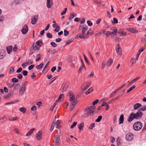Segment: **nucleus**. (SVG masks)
<instances>
[{
  "label": "nucleus",
  "instance_id": "obj_58",
  "mask_svg": "<svg viewBox=\"0 0 146 146\" xmlns=\"http://www.w3.org/2000/svg\"><path fill=\"white\" fill-rule=\"evenodd\" d=\"M87 23L89 26H92L93 25V23L92 22L90 21H87Z\"/></svg>",
  "mask_w": 146,
  "mask_h": 146
},
{
  "label": "nucleus",
  "instance_id": "obj_38",
  "mask_svg": "<svg viewBox=\"0 0 146 146\" xmlns=\"http://www.w3.org/2000/svg\"><path fill=\"white\" fill-rule=\"evenodd\" d=\"M83 67H84V68H85L84 64L83 63V65H82V66H81L80 67V68H79V69L78 72H79V73H81V72L82 71V68H83Z\"/></svg>",
  "mask_w": 146,
  "mask_h": 146
},
{
  "label": "nucleus",
  "instance_id": "obj_51",
  "mask_svg": "<svg viewBox=\"0 0 146 146\" xmlns=\"http://www.w3.org/2000/svg\"><path fill=\"white\" fill-rule=\"evenodd\" d=\"M64 35L65 36H66L69 33V31L66 30H64Z\"/></svg>",
  "mask_w": 146,
  "mask_h": 146
},
{
  "label": "nucleus",
  "instance_id": "obj_50",
  "mask_svg": "<svg viewBox=\"0 0 146 146\" xmlns=\"http://www.w3.org/2000/svg\"><path fill=\"white\" fill-rule=\"evenodd\" d=\"M51 45L53 47H56L57 44L54 42H52L50 43Z\"/></svg>",
  "mask_w": 146,
  "mask_h": 146
},
{
  "label": "nucleus",
  "instance_id": "obj_21",
  "mask_svg": "<svg viewBox=\"0 0 146 146\" xmlns=\"http://www.w3.org/2000/svg\"><path fill=\"white\" fill-rule=\"evenodd\" d=\"M118 32V33L121 36H125L126 35V32L123 31L122 29L119 30Z\"/></svg>",
  "mask_w": 146,
  "mask_h": 146
},
{
  "label": "nucleus",
  "instance_id": "obj_15",
  "mask_svg": "<svg viewBox=\"0 0 146 146\" xmlns=\"http://www.w3.org/2000/svg\"><path fill=\"white\" fill-rule=\"evenodd\" d=\"M124 121V115L123 114L121 115L119 119V124H121L123 123Z\"/></svg>",
  "mask_w": 146,
  "mask_h": 146
},
{
  "label": "nucleus",
  "instance_id": "obj_55",
  "mask_svg": "<svg viewBox=\"0 0 146 146\" xmlns=\"http://www.w3.org/2000/svg\"><path fill=\"white\" fill-rule=\"evenodd\" d=\"M63 94H61L60 96H59V97H58V100H57L56 101H57V102H59L61 99L63 97Z\"/></svg>",
  "mask_w": 146,
  "mask_h": 146
},
{
  "label": "nucleus",
  "instance_id": "obj_47",
  "mask_svg": "<svg viewBox=\"0 0 146 146\" xmlns=\"http://www.w3.org/2000/svg\"><path fill=\"white\" fill-rule=\"evenodd\" d=\"M14 71V69L13 67H11L10 69L9 73L10 74H11Z\"/></svg>",
  "mask_w": 146,
  "mask_h": 146
},
{
  "label": "nucleus",
  "instance_id": "obj_44",
  "mask_svg": "<svg viewBox=\"0 0 146 146\" xmlns=\"http://www.w3.org/2000/svg\"><path fill=\"white\" fill-rule=\"evenodd\" d=\"M146 110V106H144L142 108H140L139 110V111H143Z\"/></svg>",
  "mask_w": 146,
  "mask_h": 146
},
{
  "label": "nucleus",
  "instance_id": "obj_53",
  "mask_svg": "<svg viewBox=\"0 0 146 146\" xmlns=\"http://www.w3.org/2000/svg\"><path fill=\"white\" fill-rule=\"evenodd\" d=\"M135 88V86L134 85H133V86H132V87H131L130 88H129L128 89V92H130L132 90H133V89Z\"/></svg>",
  "mask_w": 146,
  "mask_h": 146
},
{
  "label": "nucleus",
  "instance_id": "obj_16",
  "mask_svg": "<svg viewBox=\"0 0 146 146\" xmlns=\"http://www.w3.org/2000/svg\"><path fill=\"white\" fill-rule=\"evenodd\" d=\"M133 137L134 134L133 133L130 132L128 133V141H131Z\"/></svg>",
  "mask_w": 146,
  "mask_h": 146
},
{
  "label": "nucleus",
  "instance_id": "obj_46",
  "mask_svg": "<svg viewBox=\"0 0 146 146\" xmlns=\"http://www.w3.org/2000/svg\"><path fill=\"white\" fill-rule=\"evenodd\" d=\"M119 90L118 88L116 89L115 91H113L111 94V96H113Z\"/></svg>",
  "mask_w": 146,
  "mask_h": 146
},
{
  "label": "nucleus",
  "instance_id": "obj_3",
  "mask_svg": "<svg viewBox=\"0 0 146 146\" xmlns=\"http://www.w3.org/2000/svg\"><path fill=\"white\" fill-rule=\"evenodd\" d=\"M95 108V106H90L85 109V111L86 112H88L90 114H91V115H92V114L94 112Z\"/></svg>",
  "mask_w": 146,
  "mask_h": 146
},
{
  "label": "nucleus",
  "instance_id": "obj_52",
  "mask_svg": "<svg viewBox=\"0 0 146 146\" xmlns=\"http://www.w3.org/2000/svg\"><path fill=\"white\" fill-rule=\"evenodd\" d=\"M114 23H117L118 21L117 19L116 18L114 17L113 18V22H112Z\"/></svg>",
  "mask_w": 146,
  "mask_h": 146
},
{
  "label": "nucleus",
  "instance_id": "obj_12",
  "mask_svg": "<svg viewBox=\"0 0 146 146\" xmlns=\"http://www.w3.org/2000/svg\"><path fill=\"white\" fill-rule=\"evenodd\" d=\"M5 51L4 50H1L0 52V59H2L5 55Z\"/></svg>",
  "mask_w": 146,
  "mask_h": 146
},
{
  "label": "nucleus",
  "instance_id": "obj_43",
  "mask_svg": "<svg viewBox=\"0 0 146 146\" xmlns=\"http://www.w3.org/2000/svg\"><path fill=\"white\" fill-rule=\"evenodd\" d=\"M28 72L26 70H23L22 72V73L25 76H26L27 75Z\"/></svg>",
  "mask_w": 146,
  "mask_h": 146
},
{
  "label": "nucleus",
  "instance_id": "obj_31",
  "mask_svg": "<svg viewBox=\"0 0 146 146\" xmlns=\"http://www.w3.org/2000/svg\"><path fill=\"white\" fill-rule=\"evenodd\" d=\"M60 121L59 120H58L56 121V128L59 129L60 128Z\"/></svg>",
  "mask_w": 146,
  "mask_h": 146
},
{
  "label": "nucleus",
  "instance_id": "obj_30",
  "mask_svg": "<svg viewBox=\"0 0 146 146\" xmlns=\"http://www.w3.org/2000/svg\"><path fill=\"white\" fill-rule=\"evenodd\" d=\"M19 110L23 113H24L26 112V109L25 107H21L19 108Z\"/></svg>",
  "mask_w": 146,
  "mask_h": 146
},
{
  "label": "nucleus",
  "instance_id": "obj_41",
  "mask_svg": "<svg viewBox=\"0 0 146 146\" xmlns=\"http://www.w3.org/2000/svg\"><path fill=\"white\" fill-rule=\"evenodd\" d=\"M116 142L117 146H119L121 144L120 138L119 137L116 140Z\"/></svg>",
  "mask_w": 146,
  "mask_h": 146
},
{
  "label": "nucleus",
  "instance_id": "obj_24",
  "mask_svg": "<svg viewBox=\"0 0 146 146\" xmlns=\"http://www.w3.org/2000/svg\"><path fill=\"white\" fill-rule=\"evenodd\" d=\"M37 45L35 43H34L33 45V49L34 50H38L40 49V47L37 46Z\"/></svg>",
  "mask_w": 146,
  "mask_h": 146
},
{
  "label": "nucleus",
  "instance_id": "obj_59",
  "mask_svg": "<svg viewBox=\"0 0 146 146\" xmlns=\"http://www.w3.org/2000/svg\"><path fill=\"white\" fill-rule=\"evenodd\" d=\"M141 42L142 43H145L146 44V38H143L141 39Z\"/></svg>",
  "mask_w": 146,
  "mask_h": 146
},
{
  "label": "nucleus",
  "instance_id": "obj_5",
  "mask_svg": "<svg viewBox=\"0 0 146 146\" xmlns=\"http://www.w3.org/2000/svg\"><path fill=\"white\" fill-rule=\"evenodd\" d=\"M90 83L86 84L85 82H84L82 85L81 87V89L82 90L85 91L90 86Z\"/></svg>",
  "mask_w": 146,
  "mask_h": 146
},
{
  "label": "nucleus",
  "instance_id": "obj_25",
  "mask_svg": "<svg viewBox=\"0 0 146 146\" xmlns=\"http://www.w3.org/2000/svg\"><path fill=\"white\" fill-rule=\"evenodd\" d=\"M79 37L82 39L86 38L88 37L87 35H85L84 34L82 35V33L80 34L79 36Z\"/></svg>",
  "mask_w": 146,
  "mask_h": 146
},
{
  "label": "nucleus",
  "instance_id": "obj_40",
  "mask_svg": "<svg viewBox=\"0 0 146 146\" xmlns=\"http://www.w3.org/2000/svg\"><path fill=\"white\" fill-rule=\"evenodd\" d=\"M20 86V84H17L14 86V90H17L19 88Z\"/></svg>",
  "mask_w": 146,
  "mask_h": 146
},
{
  "label": "nucleus",
  "instance_id": "obj_20",
  "mask_svg": "<svg viewBox=\"0 0 146 146\" xmlns=\"http://www.w3.org/2000/svg\"><path fill=\"white\" fill-rule=\"evenodd\" d=\"M55 122H56V120L54 119L53 120V122L52 124L51 127L50 128V132H52L54 127L55 125Z\"/></svg>",
  "mask_w": 146,
  "mask_h": 146
},
{
  "label": "nucleus",
  "instance_id": "obj_13",
  "mask_svg": "<svg viewBox=\"0 0 146 146\" xmlns=\"http://www.w3.org/2000/svg\"><path fill=\"white\" fill-rule=\"evenodd\" d=\"M134 113H132L128 117V121H132L134 119H135Z\"/></svg>",
  "mask_w": 146,
  "mask_h": 146
},
{
  "label": "nucleus",
  "instance_id": "obj_2",
  "mask_svg": "<svg viewBox=\"0 0 146 146\" xmlns=\"http://www.w3.org/2000/svg\"><path fill=\"white\" fill-rule=\"evenodd\" d=\"M142 127V124L140 121H137L134 123L133 125L134 130L136 131L140 130Z\"/></svg>",
  "mask_w": 146,
  "mask_h": 146
},
{
  "label": "nucleus",
  "instance_id": "obj_36",
  "mask_svg": "<svg viewBox=\"0 0 146 146\" xmlns=\"http://www.w3.org/2000/svg\"><path fill=\"white\" fill-rule=\"evenodd\" d=\"M35 44H36L37 46H39L40 47L42 45V42L41 41L38 40L36 41Z\"/></svg>",
  "mask_w": 146,
  "mask_h": 146
},
{
  "label": "nucleus",
  "instance_id": "obj_6",
  "mask_svg": "<svg viewBox=\"0 0 146 146\" xmlns=\"http://www.w3.org/2000/svg\"><path fill=\"white\" fill-rule=\"evenodd\" d=\"M135 119H139L141 118L143 115V113L140 111H138L135 113H134Z\"/></svg>",
  "mask_w": 146,
  "mask_h": 146
},
{
  "label": "nucleus",
  "instance_id": "obj_11",
  "mask_svg": "<svg viewBox=\"0 0 146 146\" xmlns=\"http://www.w3.org/2000/svg\"><path fill=\"white\" fill-rule=\"evenodd\" d=\"M42 132L41 131H39L36 134V138L38 140H39L41 138Z\"/></svg>",
  "mask_w": 146,
  "mask_h": 146
},
{
  "label": "nucleus",
  "instance_id": "obj_45",
  "mask_svg": "<svg viewBox=\"0 0 146 146\" xmlns=\"http://www.w3.org/2000/svg\"><path fill=\"white\" fill-rule=\"evenodd\" d=\"M19 80L16 78H13L12 79V81L14 83H16L18 82Z\"/></svg>",
  "mask_w": 146,
  "mask_h": 146
},
{
  "label": "nucleus",
  "instance_id": "obj_33",
  "mask_svg": "<svg viewBox=\"0 0 146 146\" xmlns=\"http://www.w3.org/2000/svg\"><path fill=\"white\" fill-rule=\"evenodd\" d=\"M43 66V64L41 63L40 65L36 66V67L38 69H40L42 68Z\"/></svg>",
  "mask_w": 146,
  "mask_h": 146
},
{
  "label": "nucleus",
  "instance_id": "obj_1",
  "mask_svg": "<svg viewBox=\"0 0 146 146\" xmlns=\"http://www.w3.org/2000/svg\"><path fill=\"white\" fill-rule=\"evenodd\" d=\"M27 83V81H25L21 84L19 90V94L20 95H22L24 94L26 88V84Z\"/></svg>",
  "mask_w": 146,
  "mask_h": 146
},
{
  "label": "nucleus",
  "instance_id": "obj_18",
  "mask_svg": "<svg viewBox=\"0 0 146 146\" xmlns=\"http://www.w3.org/2000/svg\"><path fill=\"white\" fill-rule=\"evenodd\" d=\"M35 130V129L33 128L32 129H30L29 131L27 133L26 136H30L32 133H33V131Z\"/></svg>",
  "mask_w": 146,
  "mask_h": 146
},
{
  "label": "nucleus",
  "instance_id": "obj_17",
  "mask_svg": "<svg viewBox=\"0 0 146 146\" xmlns=\"http://www.w3.org/2000/svg\"><path fill=\"white\" fill-rule=\"evenodd\" d=\"M55 143H60V135H56L55 137Z\"/></svg>",
  "mask_w": 146,
  "mask_h": 146
},
{
  "label": "nucleus",
  "instance_id": "obj_48",
  "mask_svg": "<svg viewBox=\"0 0 146 146\" xmlns=\"http://www.w3.org/2000/svg\"><path fill=\"white\" fill-rule=\"evenodd\" d=\"M77 124V123L76 122H74L70 126V128L71 129H72L74 128L76 124Z\"/></svg>",
  "mask_w": 146,
  "mask_h": 146
},
{
  "label": "nucleus",
  "instance_id": "obj_28",
  "mask_svg": "<svg viewBox=\"0 0 146 146\" xmlns=\"http://www.w3.org/2000/svg\"><path fill=\"white\" fill-rule=\"evenodd\" d=\"M128 31L133 33H137L138 32V31L136 29L132 28L128 29Z\"/></svg>",
  "mask_w": 146,
  "mask_h": 146
},
{
  "label": "nucleus",
  "instance_id": "obj_42",
  "mask_svg": "<svg viewBox=\"0 0 146 146\" xmlns=\"http://www.w3.org/2000/svg\"><path fill=\"white\" fill-rule=\"evenodd\" d=\"M95 123H92L89 127L88 128L90 129H92L95 126Z\"/></svg>",
  "mask_w": 146,
  "mask_h": 146
},
{
  "label": "nucleus",
  "instance_id": "obj_26",
  "mask_svg": "<svg viewBox=\"0 0 146 146\" xmlns=\"http://www.w3.org/2000/svg\"><path fill=\"white\" fill-rule=\"evenodd\" d=\"M119 98V96H118L117 97H116L115 98L113 99H112L110 100L109 102V103L111 104L113 102H115L116 101L118 100Z\"/></svg>",
  "mask_w": 146,
  "mask_h": 146
},
{
  "label": "nucleus",
  "instance_id": "obj_56",
  "mask_svg": "<svg viewBox=\"0 0 146 146\" xmlns=\"http://www.w3.org/2000/svg\"><path fill=\"white\" fill-rule=\"evenodd\" d=\"M46 36L48 38H51L52 37V35L50 33H48L46 34Z\"/></svg>",
  "mask_w": 146,
  "mask_h": 146
},
{
  "label": "nucleus",
  "instance_id": "obj_8",
  "mask_svg": "<svg viewBox=\"0 0 146 146\" xmlns=\"http://www.w3.org/2000/svg\"><path fill=\"white\" fill-rule=\"evenodd\" d=\"M68 94L70 97V101H72L75 100L74 94L71 91H69L68 92Z\"/></svg>",
  "mask_w": 146,
  "mask_h": 146
},
{
  "label": "nucleus",
  "instance_id": "obj_61",
  "mask_svg": "<svg viewBox=\"0 0 146 146\" xmlns=\"http://www.w3.org/2000/svg\"><path fill=\"white\" fill-rule=\"evenodd\" d=\"M104 33L107 36H109L110 35L111 32L109 31H106V33L104 32Z\"/></svg>",
  "mask_w": 146,
  "mask_h": 146
},
{
  "label": "nucleus",
  "instance_id": "obj_60",
  "mask_svg": "<svg viewBox=\"0 0 146 146\" xmlns=\"http://www.w3.org/2000/svg\"><path fill=\"white\" fill-rule=\"evenodd\" d=\"M13 95V94L12 93L9 94L7 95L6 96V98H11L12 96Z\"/></svg>",
  "mask_w": 146,
  "mask_h": 146
},
{
  "label": "nucleus",
  "instance_id": "obj_14",
  "mask_svg": "<svg viewBox=\"0 0 146 146\" xmlns=\"http://www.w3.org/2000/svg\"><path fill=\"white\" fill-rule=\"evenodd\" d=\"M136 62V60L134 58H132L130 61V68H131L133 65V64L134 63Z\"/></svg>",
  "mask_w": 146,
  "mask_h": 146
},
{
  "label": "nucleus",
  "instance_id": "obj_64",
  "mask_svg": "<svg viewBox=\"0 0 146 146\" xmlns=\"http://www.w3.org/2000/svg\"><path fill=\"white\" fill-rule=\"evenodd\" d=\"M35 65L33 64L31 65L28 67V69L30 70L32 69L34 67Z\"/></svg>",
  "mask_w": 146,
  "mask_h": 146
},
{
  "label": "nucleus",
  "instance_id": "obj_9",
  "mask_svg": "<svg viewBox=\"0 0 146 146\" xmlns=\"http://www.w3.org/2000/svg\"><path fill=\"white\" fill-rule=\"evenodd\" d=\"M28 28L27 25H25L21 29V32L23 34H25L28 31Z\"/></svg>",
  "mask_w": 146,
  "mask_h": 146
},
{
  "label": "nucleus",
  "instance_id": "obj_23",
  "mask_svg": "<svg viewBox=\"0 0 146 146\" xmlns=\"http://www.w3.org/2000/svg\"><path fill=\"white\" fill-rule=\"evenodd\" d=\"M113 60L111 59H109L108 60V62L107 64V66H110L113 63Z\"/></svg>",
  "mask_w": 146,
  "mask_h": 146
},
{
  "label": "nucleus",
  "instance_id": "obj_63",
  "mask_svg": "<svg viewBox=\"0 0 146 146\" xmlns=\"http://www.w3.org/2000/svg\"><path fill=\"white\" fill-rule=\"evenodd\" d=\"M105 66V62L104 61L102 63V69H104Z\"/></svg>",
  "mask_w": 146,
  "mask_h": 146
},
{
  "label": "nucleus",
  "instance_id": "obj_34",
  "mask_svg": "<svg viewBox=\"0 0 146 146\" xmlns=\"http://www.w3.org/2000/svg\"><path fill=\"white\" fill-rule=\"evenodd\" d=\"M58 102L57 101H56L54 103L53 105L51 107V108L50 109V110L51 111H52L53 110L54 108L55 107V106L56 105V104Z\"/></svg>",
  "mask_w": 146,
  "mask_h": 146
},
{
  "label": "nucleus",
  "instance_id": "obj_57",
  "mask_svg": "<svg viewBox=\"0 0 146 146\" xmlns=\"http://www.w3.org/2000/svg\"><path fill=\"white\" fill-rule=\"evenodd\" d=\"M60 30V27L59 26H58L57 27H56V28L54 29V31H55L56 32H58Z\"/></svg>",
  "mask_w": 146,
  "mask_h": 146
},
{
  "label": "nucleus",
  "instance_id": "obj_49",
  "mask_svg": "<svg viewBox=\"0 0 146 146\" xmlns=\"http://www.w3.org/2000/svg\"><path fill=\"white\" fill-rule=\"evenodd\" d=\"M91 115V114H90L88 112H86L84 114V117L86 118L89 117L90 115Z\"/></svg>",
  "mask_w": 146,
  "mask_h": 146
},
{
  "label": "nucleus",
  "instance_id": "obj_32",
  "mask_svg": "<svg viewBox=\"0 0 146 146\" xmlns=\"http://www.w3.org/2000/svg\"><path fill=\"white\" fill-rule=\"evenodd\" d=\"M93 89L91 87L90 88L88 89V90L86 92H85V94H88L90 93L91 92L93 91Z\"/></svg>",
  "mask_w": 146,
  "mask_h": 146
},
{
  "label": "nucleus",
  "instance_id": "obj_7",
  "mask_svg": "<svg viewBox=\"0 0 146 146\" xmlns=\"http://www.w3.org/2000/svg\"><path fill=\"white\" fill-rule=\"evenodd\" d=\"M38 15H35L32 17L31 18V23L33 25H35L38 19Z\"/></svg>",
  "mask_w": 146,
  "mask_h": 146
},
{
  "label": "nucleus",
  "instance_id": "obj_4",
  "mask_svg": "<svg viewBox=\"0 0 146 146\" xmlns=\"http://www.w3.org/2000/svg\"><path fill=\"white\" fill-rule=\"evenodd\" d=\"M115 50L117 53L121 56L122 55V49L119 44H118L115 47Z\"/></svg>",
  "mask_w": 146,
  "mask_h": 146
},
{
  "label": "nucleus",
  "instance_id": "obj_10",
  "mask_svg": "<svg viewBox=\"0 0 146 146\" xmlns=\"http://www.w3.org/2000/svg\"><path fill=\"white\" fill-rule=\"evenodd\" d=\"M78 101L76 100H74L72 101L71 104L70 105V109L71 110L74 109L75 106L78 103Z\"/></svg>",
  "mask_w": 146,
  "mask_h": 146
},
{
  "label": "nucleus",
  "instance_id": "obj_62",
  "mask_svg": "<svg viewBox=\"0 0 146 146\" xmlns=\"http://www.w3.org/2000/svg\"><path fill=\"white\" fill-rule=\"evenodd\" d=\"M17 78L19 79H21L23 78L22 75L21 74H19L17 76Z\"/></svg>",
  "mask_w": 146,
  "mask_h": 146
},
{
  "label": "nucleus",
  "instance_id": "obj_29",
  "mask_svg": "<svg viewBox=\"0 0 146 146\" xmlns=\"http://www.w3.org/2000/svg\"><path fill=\"white\" fill-rule=\"evenodd\" d=\"M52 1V0H47V6L48 8H50L51 7V4H52V3H51V2Z\"/></svg>",
  "mask_w": 146,
  "mask_h": 146
},
{
  "label": "nucleus",
  "instance_id": "obj_27",
  "mask_svg": "<svg viewBox=\"0 0 146 146\" xmlns=\"http://www.w3.org/2000/svg\"><path fill=\"white\" fill-rule=\"evenodd\" d=\"M84 125V123H80L78 125V127L80 131L81 130H82L83 129Z\"/></svg>",
  "mask_w": 146,
  "mask_h": 146
},
{
  "label": "nucleus",
  "instance_id": "obj_35",
  "mask_svg": "<svg viewBox=\"0 0 146 146\" xmlns=\"http://www.w3.org/2000/svg\"><path fill=\"white\" fill-rule=\"evenodd\" d=\"M88 29V27L87 26H86L85 27L83 28L82 31V35L84 34H85V32Z\"/></svg>",
  "mask_w": 146,
  "mask_h": 146
},
{
  "label": "nucleus",
  "instance_id": "obj_19",
  "mask_svg": "<svg viewBox=\"0 0 146 146\" xmlns=\"http://www.w3.org/2000/svg\"><path fill=\"white\" fill-rule=\"evenodd\" d=\"M142 106V105L140 104L137 103L135 104L134 106V110H137L139 108L141 107Z\"/></svg>",
  "mask_w": 146,
  "mask_h": 146
},
{
  "label": "nucleus",
  "instance_id": "obj_37",
  "mask_svg": "<svg viewBox=\"0 0 146 146\" xmlns=\"http://www.w3.org/2000/svg\"><path fill=\"white\" fill-rule=\"evenodd\" d=\"M74 38H72L70 39L69 40L67 41H66V44H68L71 42H72L74 40Z\"/></svg>",
  "mask_w": 146,
  "mask_h": 146
},
{
  "label": "nucleus",
  "instance_id": "obj_39",
  "mask_svg": "<svg viewBox=\"0 0 146 146\" xmlns=\"http://www.w3.org/2000/svg\"><path fill=\"white\" fill-rule=\"evenodd\" d=\"M102 116H98V118L95 121L98 122H100L102 120Z\"/></svg>",
  "mask_w": 146,
  "mask_h": 146
},
{
  "label": "nucleus",
  "instance_id": "obj_22",
  "mask_svg": "<svg viewBox=\"0 0 146 146\" xmlns=\"http://www.w3.org/2000/svg\"><path fill=\"white\" fill-rule=\"evenodd\" d=\"M13 46H10L7 47V51L8 54H10L11 51H12Z\"/></svg>",
  "mask_w": 146,
  "mask_h": 146
},
{
  "label": "nucleus",
  "instance_id": "obj_54",
  "mask_svg": "<svg viewBox=\"0 0 146 146\" xmlns=\"http://www.w3.org/2000/svg\"><path fill=\"white\" fill-rule=\"evenodd\" d=\"M18 46L17 45H15L13 49V52H15L16 51L18 48Z\"/></svg>",
  "mask_w": 146,
  "mask_h": 146
}]
</instances>
